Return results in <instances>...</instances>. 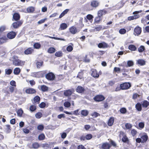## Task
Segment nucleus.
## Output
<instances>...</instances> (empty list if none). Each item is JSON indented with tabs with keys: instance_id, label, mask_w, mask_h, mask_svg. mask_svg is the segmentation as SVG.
<instances>
[{
	"instance_id": "59",
	"label": "nucleus",
	"mask_w": 149,
	"mask_h": 149,
	"mask_svg": "<svg viewBox=\"0 0 149 149\" xmlns=\"http://www.w3.org/2000/svg\"><path fill=\"white\" fill-rule=\"evenodd\" d=\"M92 137V136L91 134H88L85 136L86 139L87 140L91 139Z\"/></svg>"
},
{
	"instance_id": "53",
	"label": "nucleus",
	"mask_w": 149,
	"mask_h": 149,
	"mask_svg": "<svg viewBox=\"0 0 149 149\" xmlns=\"http://www.w3.org/2000/svg\"><path fill=\"white\" fill-rule=\"evenodd\" d=\"M125 126L126 129H129L132 127V125L130 123H127L125 124Z\"/></svg>"
},
{
	"instance_id": "26",
	"label": "nucleus",
	"mask_w": 149,
	"mask_h": 149,
	"mask_svg": "<svg viewBox=\"0 0 149 149\" xmlns=\"http://www.w3.org/2000/svg\"><path fill=\"white\" fill-rule=\"evenodd\" d=\"M20 72V70L18 68H15L14 70V73L15 75H18Z\"/></svg>"
},
{
	"instance_id": "15",
	"label": "nucleus",
	"mask_w": 149,
	"mask_h": 149,
	"mask_svg": "<svg viewBox=\"0 0 149 149\" xmlns=\"http://www.w3.org/2000/svg\"><path fill=\"white\" fill-rule=\"evenodd\" d=\"M114 118L113 117H111L109 119L108 122V125L109 126H112L114 123Z\"/></svg>"
},
{
	"instance_id": "13",
	"label": "nucleus",
	"mask_w": 149,
	"mask_h": 149,
	"mask_svg": "<svg viewBox=\"0 0 149 149\" xmlns=\"http://www.w3.org/2000/svg\"><path fill=\"white\" fill-rule=\"evenodd\" d=\"M141 140L142 139V143H143L147 141L148 139V136L146 134H145L144 135L141 136Z\"/></svg>"
},
{
	"instance_id": "46",
	"label": "nucleus",
	"mask_w": 149,
	"mask_h": 149,
	"mask_svg": "<svg viewBox=\"0 0 149 149\" xmlns=\"http://www.w3.org/2000/svg\"><path fill=\"white\" fill-rule=\"evenodd\" d=\"M40 44L38 43H35L33 45L34 48L37 49H39L40 47Z\"/></svg>"
},
{
	"instance_id": "1",
	"label": "nucleus",
	"mask_w": 149,
	"mask_h": 149,
	"mask_svg": "<svg viewBox=\"0 0 149 149\" xmlns=\"http://www.w3.org/2000/svg\"><path fill=\"white\" fill-rule=\"evenodd\" d=\"M45 78L48 80L53 81L55 79V76L52 72H49L45 75Z\"/></svg>"
},
{
	"instance_id": "12",
	"label": "nucleus",
	"mask_w": 149,
	"mask_h": 149,
	"mask_svg": "<svg viewBox=\"0 0 149 149\" xmlns=\"http://www.w3.org/2000/svg\"><path fill=\"white\" fill-rule=\"evenodd\" d=\"M142 12V10H140L138 11H136L134 12L133 13V14L134 15H133L134 19H136L137 18H138L140 16L139 15H138V14L141 13Z\"/></svg>"
},
{
	"instance_id": "64",
	"label": "nucleus",
	"mask_w": 149,
	"mask_h": 149,
	"mask_svg": "<svg viewBox=\"0 0 149 149\" xmlns=\"http://www.w3.org/2000/svg\"><path fill=\"white\" fill-rule=\"evenodd\" d=\"M45 104L44 102H42L39 105V106L41 108H43L45 107Z\"/></svg>"
},
{
	"instance_id": "33",
	"label": "nucleus",
	"mask_w": 149,
	"mask_h": 149,
	"mask_svg": "<svg viewBox=\"0 0 149 149\" xmlns=\"http://www.w3.org/2000/svg\"><path fill=\"white\" fill-rule=\"evenodd\" d=\"M63 78L62 75H59L57 76L56 77H55V80L56 81H57L61 80Z\"/></svg>"
},
{
	"instance_id": "49",
	"label": "nucleus",
	"mask_w": 149,
	"mask_h": 149,
	"mask_svg": "<svg viewBox=\"0 0 149 149\" xmlns=\"http://www.w3.org/2000/svg\"><path fill=\"white\" fill-rule=\"evenodd\" d=\"M43 62H38L37 63V66L38 68H39L41 67L43 64Z\"/></svg>"
},
{
	"instance_id": "27",
	"label": "nucleus",
	"mask_w": 149,
	"mask_h": 149,
	"mask_svg": "<svg viewBox=\"0 0 149 149\" xmlns=\"http://www.w3.org/2000/svg\"><path fill=\"white\" fill-rule=\"evenodd\" d=\"M84 91V88L81 86H78L76 89V91L79 93H82Z\"/></svg>"
},
{
	"instance_id": "14",
	"label": "nucleus",
	"mask_w": 149,
	"mask_h": 149,
	"mask_svg": "<svg viewBox=\"0 0 149 149\" xmlns=\"http://www.w3.org/2000/svg\"><path fill=\"white\" fill-rule=\"evenodd\" d=\"M137 63L141 66L143 65L146 64V61L143 59H139L137 61Z\"/></svg>"
},
{
	"instance_id": "10",
	"label": "nucleus",
	"mask_w": 149,
	"mask_h": 149,
	"mask_svg": "<svg viewBox=\"0 0 149 149\" xmlns=\"http://www.w3.org/2000/svg\"><path fill=\"white\" fill-rule=\"evenodd\" d=\"M22 24V22L21 21H19L13 23L12 25L14 28L17 29Z\"/></svg>"
},
{
	"instance_id": "50",
	"label": "nucleus",
	"mask_w": 149,
	"mask_h": 149,
	"mask_svg": "<svg viewBox=\"0 0 149 149\" xmlns=\"http://www.w3.org/2000/svg\"><path fill=\"white\" fill-rule=\"evenodd\" d=\"M66 49L68 51L71 52L73 48L71 46L69 45L67 47Z\"/></svg>"
},
{
	"instance_id": "4",
	"label": "nucleus",
	"mask_w": 149,
	"mask_h": 149,
	"mask_svg": "<svg viewBox=\"0 0 149 149\" xmlns=\"http://www.w3.org/2000/svg\"><path fill=\"white\" fill-rule=\"evenodd\" d=\"M104 97L102 95H98L94 98V100L96 101L100 102L104 99Z\"/></svg>"
},
{
	"instance_id": "30",
	"label": "nucleus",
	"mask_w": 149,
	"mask_h": 149,
	"mask_svg": "<svg viewBox=\"0 0 149 149\" xmlns=\"http://www.w3.org/2000/svg\"><path fill=\"white\" fill-rule=\"evenodd\" d=\"M129 49L132 51H135L136 50V47L133 45H130L129 46Z\"/></svg>"
},
{
	"instance_id": "18",
	"label": "nucleus",
	"mask_w": 149,
	"mask_h": 149,
	"mask_svg": "<svg viewBox=\"0 0 149 149\" xmlns=\"http://www.w3.org/2000/svg\"><path fill=\"white\" fill-rule=\"evenodd\" d=\"M102 19V17L99 15L95 17V22L96 23H99Z\"/></svg>"
},
{
	"instance_id": "37",
	"label": "nucleus",
	"mask_w": 149,
	"mask_h": 149,
	"mask_svg": "<svg viewBox=\"0 0 149 149\" xmlns=\"http://www.w3.org/2000/svg\"><path fill=\"white\" fill-rule=\"evenodd\" d=\"M134 65V62L132 61H129L127 62V65L126 66L127 67H131Z\"/></svg>"
},
{
	"instance_id": "57",
	"label": "nucleus",
	"mask_w": 149,
	"mask_h": 149,
	"mask_svg": "<svg viewBox=\"0 0 149 149\" xmlns=\"http://www.w3.org/2000/svg\"><path fill=\"white\" fill-rule=\"evenodd\" d=\"M12 72V70L10 69H8V70L6 69L5 72L7 74H10Z\"/></svg>"
},
{
	"instance_id": "23",
	"label": "nucleus",
	"mask_w": 149,
	"mask_h": 149,
	"mask_svg": "<svg viewBox=\"0 0 149 149\" xmlns=\"http://www.w3.org/2000/svg\"><path fill=\"white\" fill-rule=\"evenodd\" d=\"M68 26L66 24L63 23L61 24L60 25V28L61 30H64L66 29Z\"/></svg>"
},
{
	"instance_id": "7",
	"label": "nucleus",
	"mask_w": 149,
	"mask_h": 149,
	"mask_svg": "<svg viewBox=\"0 0 149 149\" xmlns=\"http://www.w3.org/2000/svg\"><path fill=\"white\" fill-rule=\"evenodd\" d=\"M107 13V11L104 9L100 10L98 11L97 13V15H99L101 17H102L103 15H105Z\"/></svg>"
},
{
	"instance_id": "39",
	"label": "nucleus",
	"mask_w": 149,
	"mask_h": 149,
	"mask_svg": "<svg viewBox=\"0 0 149 149\" xmlns=\"http://www.w3.org/2000/svg\"><path fill=\"white\" fill-rule=\"evenodd\" d=\"M23 113V111L21 109L18 110L17 111V114L19 117H21Z\"/></svg>"
},
{
	"instance_id": "8",
	"label": "nucleus",
	"mask_w": 149,
	"mask_h": 149,
	"mask_svg": "<svg viewBox=\"0 0 149 149\" xmlns=\"http://www.w3.org/2000/svg\"><path fill=\"white\" fill-rule=\"evenodd\" d=\"M13 64L15 66H22L24 65V62L19 59L15 62L13 63Z\"/></svg>"
},
{
	"instance_id": "42",
	"label": "nucleus",
	"mask_w": 149,
	"mask_h": 149,
	"mask_svg": "<svg viewBox=\"0 0 149 149\" xmlns=\"http://www.w3.org/2000/svg\"><path fill=\"white\" fill-rule=\"evenodd\" d=\"M55 48L53 47L50 48L48 50V52L50 53H52L55 52Z\"/></svg>"
},
{
	"instance_id": "5",
	"label": "nucleus",
	"mask_w": 149,
	"mask_h": 149,
	"mask_svg": "<svg viewBox=\"0 0 149 149\" xmlns=\"http://www.w3.org/2000/svg\"><path fill=\"white\" fill-rule=\"evenodd\" d=\"M111 146L110 144L107 142H105L103 143L102 144L101 148L102 149H109Z\"/></svg>"
},
{
	"instance_id": "35",
	"label": "nucleus",
	"mask_w": 149,
	"mask_h": 149,
	"mask_svg": "<svg viewBox=\"0 0 149 149\" xmlns=\"http://www.w3.org/2000/svg\"><path fill=\"white\" fill-rule=\"evenodd\" d=\"M41 89L43 91H46L48 90V87L45 85H43L41 86Z\"/></svg>"
},
{
	"instance_id": "60",
	"label": "nucleus",
	"mask_w": 149,
	"mask_h": 149,
	"mask_svg": "<svg viewBox=\"0 0 149 149\" xmlns=\"http://www.w3.org/2000/svg\"><path fill=\"white\" fill-rule=\"evenodd\" d=\"M37 129L40 130H42L44 129V126L42 125H39L37 127Z\"/></svg>"
},
{
	"instance_id": "48",
	"label": "nucleus",
	"mask_w": 149,
	"mask_h": 149,
	"mask_svg": "<svg viewBox=\"0 0 149 149\" xmlns=\"http://www.w3.org/2000/svg\"><path fill=\"white\" fill-rule=\"evenodd\" d=\"M126 30L124 29H120L119 31V33L121 34H123L126 33Z\"/></svg>"
},
{
	"instance_id": "11",
	"label": "nucleus",
	"mask_w": 149,
	"mask_h": 149,
	"mask_svg": "<svg viewBox=\"0 0 149 149\" xmlns=\"http://www.w3.org/2000/svg\"><path fill=\"white\" fill-rule=\"evenodd\" d=\"M99 5V2L98 1L95 0L92 1L91 3V6L95 8L97 7Z\"/></svg>"
},
{
	"instance_id": "21",
	"label": "nucleus",
	"mask_w": 149,
	"mask_h": 149,
	"mask_svg": "<svg viewBox=\"0 0 149 149\" xmlns=\"http://www.w3.org/2000/svg\"><path fill=\"white\" fill-rule=\"evenodd\" d=\"M20 16L17 13H15L13 15V18L15 20L17 21L20 19Z\"/></svg>"
},
{
	"instance_id": "9",
	"label": "nucleus",
	"mask_w": 149,
	"mask_h": 149,
	"mask_svg": "<svg viewBox=\"0 0 149 149\" xmlns=\"http://www.w3.org/2000/svg\"><path fill=\"white\" fill-rule=\"evenodd\" d=\"M70 32L72 34H75L79 32L77 28L74 26H72L69 29Z\"/></svg>"
},
{
	"instance_id": "3",
	"label": "nucleus",
	"mask_w": 149,
	"mask_h": 149,
	"mask_svg": "<svg viewBox=\"0 0 149 149\" xmlns=\"http://www.w3.org/2000/svg\"><path fill=\"white\" fill-rule=\"evenodd\" d=\"M141 32V28L139 26H136L134 29V34L135 36L139 35Z\"/></svg>"
},
{
	"instance_id": "29",
	"label": "nucleus",
	"mask_w": 149,
	"mask_h": 149,
	"mask_svg": "<svg viewBox=\"0 0 149 149\" xmlns=\"http://www.w3.org/2000/svg\"><path fill=\"white\" fill-rule=\"evenodd\" d=\"M40 100V97L38 96L35 97L33 99L34 102L35 103H37V104H38L39 103Z\"/></svg>"
},
{
	"instance_id": "24",
	"label": "nucleus",
	"mask_w": 149,
	"mask_h": 149,
	"mask_svg": "<svg viewBox=\"0 0 149 149\" xmlns=\"http://www.w3.org/2000/svg\"><path fill=\"white\" fill-rule=\"evenodd\" d=\"M72 93V91L70 90H66L64 92V95L66 96H70L71 95Z\"/></svg>"
},
{
	"instance_id": "58",
	"label": "nucleus",
	"mask_w": 149,
	"mask_h": 149,
	"mask_svg": "<svg viewBox=\"0 0 149 149\" xmlns=\"http://www.w3.org/2000/svg\"><path fill=\"white\" fill-rule=\"evenodd\" d=\"M131 134L133 136H134L137 133V131L134 130L132 129L131 131Z\"/></svg>"
},
{
	"instance_id": "17",
	"label": "nucleus",
	"mask_w": 149,
	"mask_h": 149,
	"mask_svg": "<svg viewBox=\"0 0 149 149\" xmlns=\"http://www.w3.org/2000/svg\"><path fill=\"white\" fill-rule=\"evenodd\" d=\"M26 92L29 94H33L36 92V91L34 89L29 88L26 90Z\"/></svg>"
},
{
	"instance_id": "34",
	"label": "nucleus",
	"mask_w": 149,
	"mask_h": 149,
	"mask_svg": "<svg viewBox=\"0 0 149 149\" xmlns=\"http://www.w3.org/2000/svg\"><path fill=\"white\" fill-rule=\"evenodd\" d=\"M45 37H49V38L54 39H55V40H63V41H65V39H61V38H56V37H55L50 36H45Z\"/></svg>"
},
{
	"instance_id": "44",
	"label": "nucleus",
	"mask_w": 149,
	"mask_h": 149,
	"mask_svg": "<svg viewBox=\"0 0 149 149\" xmlns=\"http://www.w3.org/2000/svg\"><path fill=\"white\" fill-rule=\"evenodd\" d=\"M64 105L65 107L68 108L71 105L70 102L68 101L65 102L64 103Z\"/></svg>"
},
{
	"instance_id": "54",
	"label": "nucleus",
	"mask_w": 149,
	"mask_h": 149,
	"mask_svg": "<svg viewBox=\"0 0 149 149\" xmlns=\"http://www.w3.org/2000/svg\"><path fill=\"white\" fill-rule=\"evenodd\" d=\"M139 126L141 129H143L144 126V123L143 122L139 123Z\"/></svg>"
},
{
	"instance_id": "55",
	"label": "nucleus",
	"mask_w": 149,
	"mask_h": 149,
	"mask_svg": "<svg viewBox=\"0 0 149 149\" xmlns=\"http://www.w3.org/2000/svg\"><path fill=\"white\" fill-rule=\"evenodd\" d=\"M93 17V16L91 15L88 14L86 16V18L88 20L92 19Z\"/></svg>"
},
{
	"instance_id": "38",
	"label": "nucleus",
	"mask_w": 149,
	"mask_h": 149,
	"mask_svg": "<svg viewBox=\"0 0 149 149\" xmlns=\"http://www.w3.org/2000/svg\"><path fill=\"white\" fill-rule=\"evenodd\" d=\"M45 135L43 134H42L39 135L38 139L39 140H42L45 139Z\"/></svg>"
},
{
	"instance_id": "16",
	"label": "nucleus",
	"mask_w": 149,
	"mask_h": 149,
	"mask_svg": "<svg viewBox=\"0 0 149 149\" xmlns=\"http://www.w3.org/2000/svg\"><path fill=\"white\" fill-rule=\"evenodd\" d=\"M91 75L93 77L95 78H98L99 76L97 71L95 70H94L92 71Z\"/></svg>"
},
{
	"instance_id": "31",
	"label": "nucleus",
	"mask_w": 149,
	"mask_h": 149,
	"mask_svg": "<svg viewBox=\"0 0 149 149\" xmlns=\"http://www.w3.org/2000/svg\"><path fill=\"white\" fill-rule=\"evenodd\" d=\"M136 108L139 111H140L141 110V105L139 103H137L135 106Z\"/></svg>"
},
{
	"instance_id": "45",
	"label": "nucleus",
	"mask_w": 149,
	"mask_h": 149,
	"mask_svg": "<svg viewBox=\"0 0 149 149\" xmlns=\"http://www.w3.org/2000/svg\"><path fill=\"white\" fill-rule=\"evenodd\" d=\"M143 107L146 108L149 104V103L147 101H145L142 104Z\"/></svg>"
},
{
	"instance_id": "52",
	"label": "nucleus",
	"mask_w": 149,
	"mask_h": 149,
	"mask_svg": "<svg viewBox=\"0 0 149 149\" xmlns=\"http://www.w3.org/2000/svg\"><path fill=\"white\" fill-rule=\"evenodd\" d=\"M92 115L93 116V117L96 118L99 116L100 114L97 112H94L92 114Z\"/></svg>"
},
{
	"instance_id": "61",
	"label": "nucleus",
	"mask_w": 149,
	"mask_h": 149,
	"mask_svg": "<svg viewBox=\"0 0 149 149\" xmlns=\"http://www.w3.org/2000/svg\"><path fill=\"white\" fill-rule=\"evenodd\" d=\"M13 63H15L18 60H19V59H18V58L16 56H14L13 57Z\"/></svg>"
},
{
	"instance_id": "43",
	"label": "nucleus",
	"mask_w": 149,
	"mask_h": 149,
	"mask_svg": "<svg viewBox=\"0 0 149 149\" xmlns=\"http://www.w3.org/2000/svg\"><path fill=\"white\" fill-rule=\"evenodd\" d=\"M34 10V8L32 7H30L28 8L27 10L28 12L31 13L33 12Z\"/></svg>"
},
{
	"instance_id": "51",
	"label": "nucleus",
	"mask_w": 149,
	"mask_h": 149,
	"mask_svg": "<svg viewBox=\"0 0 149 149\" xmlns=\"http://www.w3.org/2000/svg\"><path fill=\"white\" fill-rule=\"evenodd\" d=\"M35 116L36 118H40L42 116V114L40 112H38L36 114Z\"/></svg>"
},
{
	"instance_id": "32",
	"label": "nucleus",
	"mask_w": 149,
	"mask_h": 149,
	"mask_svg": "<svg viewBox=\"0 0 149 149\" xmlns=\"http://www.w3.org/2000/svg\"><path fill=\"white\" fill-rule=\"evenodd\" d=\"M40 147L39 145L37 143H35L32 144V148H33L34 149H37Z\"/></svg>"
},
{
	"instance_id": "22",
	"label": "nucleus",
	"mask_w": 149,
	"mask_h": 149,
	"mask_svg": "<svg viewBox=\"0 0 149 149\" xmlns=\"http://www.w3.org/2000/svg\"><path fill=\"white\" fill-rule=\"evenodd\" d=\"M33 51V49L31 48H29L26 50L24 51V53L26 54H29L32 53Z\"/></svg>"
},
{
	"instance_id": "6",
	"label": "nucleus",
	"mask_w": 149,
	"mask_h": 149,
	"mask_svg": "<svg viewBox=\"0 0 149 149\" xmlns=\"http://www.w3.org/2000/svg\"><path fill=\"white\" fill-rule=\"evenodd\" d=\"M16 35V33L15 32L11 31L8 33L7 37L10 39H12L15 37Z\"/></svg>"
},
{
	"instance_id": "20",
	"label": "nucleus",
	"mask_w": 149,
	"mask_h": 149,
	"mask_svg": "<svg viewBox=\"0 0 149 149\" xmlns=\"http://www.w3.org/2000/svg\"><path fill=\"white\" fill-rule=\"evenodd\" d=\"M100 48H105L107 47V44L104 42L99 43L98 46Z\"/></svg>"
},
{
	"instance_id": "62",
	"label": "nucleus",
	"mask_w": 149,
	"mask_h": 149,
	"mask_svg": "<svg viewBox=\"0 0 149 149\" xmlns=\"http://www.w3.org/2000/svg\"><path fill=\"white\" fill-rule=\"evenodd\" d=\"M83 73L82 72H79L78 73L77 77L80 79H81L83 77Z\"/></svg>"
},
{
	"instance_id": "56",
	"label": "nucleus",
	"mask_w": 149,
	"mask_h": 149,
	"mask_svg": "<svg viewBox=\"0 0 149 149\" xmlns=\"http://www.w3.org/2000/svg\"><path fill=\"white\" fill-rule=\"evenodd\" d=\"M120 111L121 113L124 114L126 112L127 110L125 108H123L120 109Z\"/></svg>"
},
{
	"instance_id": "25",
	"label": "nucleus",
	"mask_w": 149,
	"mask_h": 149,
	"mask_svg": "<svg viewBox=\"0 0 149 149\" xmlns=\"http://www.w3.org/2000/svg\"><path fill=\"white\" fill-rule=\"evenodd\" d=\"M69 9H66L63 11L59 16V18H61L65 14H67L68 12Z\"/></svg>"
},
{
	"instance_id": "40",
	"label": "nucleus",
	"mask_w": 149,
	"mask_h": 149,
	"mask_svg": "<svg viewBox=\"0 0 149 149\" xmlns=\"http://www.w3.org/2000/svg\"><path fill=\"white\" fill-rule=\"evenodd\" d=\"M63 53L61 51L56 52L55 54L56 56L58 57L61 56H62Z\"/></svg>"
},
{
	"instance_id": "47",
	"label": "nucleus",
	"mask_w": 149,
	"mask_h": 149,
	"mask_svg": "<svg viewBox=\"0 0 149 149\" xmlns=\"http://www.w3.org/2000/svg\"><path fill=\"white\" fill-rule=\"evenodd\" d=\"M30 110L31 111H33L36 109V107L35 105H32L30 107Z\"/></svg>"
},
{
	"instance_id": "28",
	"label": "nucleus",
	"mask_w": 149,
	"mask_h": 149,
	"mask_svg": "<svg viewBox=\"0 0 149 149\" xmlns=\"http://www.w3.org/2000/svg\"><path fill=\"white\" fill-rule=\"evenodd\" d=\"M81 113L82 115L86 116L88 115V111L86 110H82L81 111Z\"/></svg>"
},
{
	"instance_id": "19",
	"label": "nucleus",
	"mask_w": 149,
	"mask_h": 149,
	"mask_svg": "<svg viewBox=\"0 0 149 149\" xmlns=\"http://www.w3.org/2000/svg\"><path fill=\"white\" fill-rule=\"evenodd\" d=\"M102 26L99 25L95 27L93 29L94 31H98L102 29Z\"/></svg>"
},
{
	"instance_id": "41",
	"label": "nucleus",
	"mask_w": 149,
	"mask_h": 149,
	"mask_svg": "<svg viewBox=\"0 0 149 149\" xmlns=\"http://www.w3.org/2000/svg\"><path fill=\"white\" fill-rule=\"evenodd\" d=\"M145 49L144 46L141 45L138 48V51L140 52H142Z\"/></svg>"
},
{
	"instance_id": "2",
	"label": "nucleus",
	"mask_w": 149,
	"mask_h": 149,
	"mask_svg": "<svg viewBox=\"0 0 149 149\" xmlns=\"http://www.w3.org/2000/svg\"><path fill=\"white\" fill-rule=\"evenodd\" d=\"M120 87L122 90L127 89L131 86V85L130 83H125L120 84Z\"/></svg>"
},
{
	"instance_id": "36",
	"label": "nucleus",
	"mask_w": 149,
	"mask_h": 149,
	"mask_svg": "<svg viewBox=\"0 0 149 149\" xmlns=\"http://www.w3.org/2000/svg\"><path fill=\"white\" fill-rule=\"evenodd\" d=\"M6 37H4L0 38V44H1L6 42Z\"/></svg>"
},
{
	"instance_id": "63",
	"label": "nucleus",
	"mask_w": 149,
	"mask_h": 149,
	"mask_svg": "<svg viewBox=\"0 0 149 149\" xmlns=\"http://www.w3.org/2000/svg\"><path fill=\"white\" fill-rule=\"evenodd\" d=\"M10 84L13 86H16V82L15 81L13 80L11 81L10 83Z\"/></svg>"
}]
</instances>
